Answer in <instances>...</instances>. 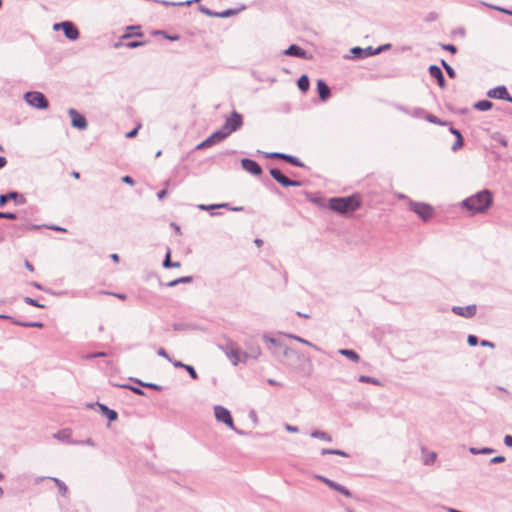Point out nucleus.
<instances>
[{"label": "nucleus", "instance_id": "obj_25", "mask_svg": "<svg viewBox=\"0 0 512 512\" xmlns=\"http://www.w3.org/2000/svg\"><path fill=\"white\" fill-rule=\"evenodd\" d=\"M246 6L241 5L239 8H229L220 12H216V17L218 18H229L239 14L241 11L245 10Z\"/></svg>", "mask_w": 512, "mask_h": 512}, {"label": "nucleus", "instance_id": "obj_37", "mask_svg": "<svg viewBox=\"0 0 512 512\" xmlns=\"http://www.w3.org/2000/svg\"><path fill=\"white\" fill-rule=\"evenodd\" d=\"M135 383H137L138 385H140L141 387H145V388H149V389H152V390H156V391H162L163 390V387L156 384V383H151V382H143L139 379H132Z\"/></svg>", "mask_w": 512, "mask_h": 512}, {"label": "nucleus", "instance_id": "obj_57", "mask_svg": "<svg viewBox=\"0 0 512 512\" xmlns=\"http://www.w3.org/2000/svg\"><path fill=\"white\" fill-rule=\"evenodd\" d=\"M157 354H158V356L163 357V358L167 359L168 361H172V358L170 357V355H169V354L167 353V351H166L164 348H162V347H160V348L157 350Z\"/></svg>", "mask_w": 512, "mask_h": 512}, {"label": "nucleus", "instance_id": "obj_10", "mask_svg": "<svg viewBox=\"0 0 512 512\" xmlns=\"http://www.w3.org/2000/svg\"><path fill=\"white\" fill-rule=\"evenodd\" d=\"M264 156L266 158L270 159H281V161H286L290 165L296 166V167H305V164L296 156L282 153V152H265Z\"/></svg>", "mask_w": 512, "mask_h": 512}, {"label": "nucleus", "instance_id": "obj_29", "mask_svg": "<svg viewBox=\"0 0 512 512\" xmlns=\"http://www.w3.org/2000/svg\"><path fill=\"white\" fill-rule=\"evenodd\" d=\"M297 86L300 91L307 92L310 88V80L306 74L301 75L297 80Z\"/></svg>", "mask_w": 512, "mask_h": 512}, {"label": "nucleus", "instance_id": "obj_41", "mask_svg": "<svg viewBox=\"0 0 512 512\" xmlns=\"http://www.w3.org/2000/svg\"><path fill=\"white\" fill-rule=\"evenodd\" d=\"M358 381L361 383H368V384H373L376 386L381 385V382L379 379L370 377V376H366V375H360L358 378Z\"/></svg>", "mask_w": 512, "mask_h": 512}, {"label": "nucleus", "instance_id": "obj_16", "mask_svg": "<svg viewBox=\"0 0 512 512\" xmlns=\"http://www.w3.org/2000/svg\"><path fill=\"white\" fill-rule=\"evenodd\" d=\"M488 97L493 99L505 100L507 102L512 103V96L508 92V89L504 85L497 86L493 89H490L487 92Z\"/></svg>", "mask_w": 512, "mask_h": 512}, {"label": "nucleus", "instance_id": "obj_59", "mask_svg": "<svg viewBox=\"0 0 512 512\" xmlns=\"http://www.w3.org/2000/svg\"><path fill=\"white\" fill-rule=\"evenodd\" d=\"M106 355H107L106 352L100 351V352H95V353L87 354L85 356V358L86 359H93V358H97V357H105Z\"/></svg>", "mask_w": 512, "mask_h": 512}, {"label": "nucleus", "instance_id": "obj_52", "mask_svg": "<svg viewBox=\"0 0 512 512\" xmlns=\"http://www.w3.org/2000/svg\"><path fill=\"white\" fill-rule=\"evenodd\" d=\"M479 342H480V341H479V339H478V337H477L476 335L469 334V335L467 336V343H468V345H469V346L474 347V346H476Z\"/></svg>", "mask_w": 512, "mask_h": 512}, {"label": "nucleus", "instance_id": "obj_22", "mask_svg": "<svg viewBox=\"0 0 512 512\" xmlns=\"http://www.w3.org/2000/svg\"><path fill=\"white\" fill-rule=\"evenodd\" d=\"M96 406H98L100 413L106 417L109 422H114L118 419L116 410L110 409L107 405L100 402H96Z\"/></svg>", "mask_w": 512, "mask_h": 512}, {"label": "nucleus", "instance_id": "obj_21", "mask_svg": "<svg viewBox=\"0 0 512 512\" xmlns=\"http://www.w3.org/2000/svg\"><path fill=\"white\" fill-rule=\"evenodd\" d=\"M316 90L319 99L322 102H326L331 97V89L323 79H318L316 83Z\"/></svg>", "mask_w": 512, "mask_h": 512}, {"label": "nucleus", "instance_id": "obj_40", "mask_svg": "<svg viewBox=\"0 0 512 512\" xmlns=\"http://www.w3.org/2000/svg\"><path fill=\"white\" fill-rule=\"evenodd\" d=\"M425 119L428 122L433 123V124H437V125H441V126L449 125V122L443 121V120H441L440 118H438L437 116H435L434 114H431V113H427L426 116H425Z\"/></svg>", "mask_w": 512, "mask_h": 512}, {"label": "nucleus", "instance_id": "obj_30", "mask_svg": "<svg viewBox=\"0 0 512 512\" xmlns=\"http://www.w3.org/2000/svg\"><path fill=\"white\" fill-rule=\"evenodd\" d=\"M209 137L212 143L215 145L225 140L228 137V135L223 131L222 128H220L217 131L213 132Z\"/></svg>", "mask_w": 512, "mask_h": 512}, {"label": "nucleus", "instance_id": "obj_6", "mask_svg": "<svg viewBox=\"0 0 512 512\" xmlns=\"http://www.w3.org/2000/svg\"><path fill=\"white\" fill-rule=\"evenodd\" d=\"M409 208L424 222L430 220L434 215V208L428 203L410 201Z\"/></svg>", "mask_w": 512, "mask_h": 512}, {"label": "nucleus", "instance_id": "obj_18", "mask_svg": "<svg viewBox=\"0 0 512 512\" xmlns=\"http://www.w3.org/2000/svg\"><path fill=\"white\" fill-rule=\"evenodd\" d=\"M452 312L464 318H472L477 312V306L475 304L467 305L465 307L453 306Z\"/></svg>", "mask_w": 512, "mask_h": 512}, {"label": "nucleus", "instance_id": "obj_1", "mask_svg": "<svg viewBox=\"0 0 512 512\" xmlns=\"http://www.w3.org/2000/svg\"><path fill=\"white\" fill-rule=\"evenodd\" d=\"M362 206V198L359 193H353L349 196H337L328 200V207L333 212L340 215H349Z\"/></svg>", "mask_w": 512, "mask_h": 512}, {"label": "nucleus", "instance_id": "obj_63", "mask_svg": "<svg viewBox=\"0 0 512 512\" xmlns=\"http://www.w3.org/2000/svg\"><path fill=\"white\" fill-rule=\"evenodd\" d=\"M436 459V453L432 452L429 454V456L425 459L424 463L426 465H429L431 463H433Z\"/></svg>", "mask_w": 512, "mask_h": 512}, {"label": "nucleus", "instance_id": "obj_14", "mask_svg": "<svg viewBox=\"0 0 512 512\" xmlns=\"http://www.w3.org/2000/svg\"><path fill=\"white\" fill-rule=\"evenodd\" d=\"M283 54L290 57H296L300 59L309 60L312 58V55L308 54V52L303 49L301 46L297 44H291L287 49L283 51Z\"/></svg>", "mask_w": 512, "mask_h": 512}, {"label": "nucleus", "instance_id": "obj_23", "mask_svg": "<svg viewBox=\"0 0 512 512\" xmlns=\"http://www.w3.org/2000/svg\"><path fill=\"white\" fill-rule=\"evenodd\" d=\"M263 340L273 346V349H271V353L279 357V350L283 347V343L280 339L269 336L268 334L263 335Z\"/></svg>", "mask_w": 512, "mask_h": 512}, {"label": "nucleus", "instance_id": "obj_31", "mask_svg": "<svg viewBox=\"0 0 512 512\" xmlns=\"http://www.w3.org/2000/svg\"><path fill=\"white\" fill-rule=\"evenodd\" d=\"M493 103L490 100L483 99L474 103L473 107L479 111H488L492 108Z\"/></svg>", "mask_w": 512, "mask_h": 512}, {"label": "nucleus", "instance_id": "obj_51", "mask_svg": "<svg viewBox=\"0 0 512 512\" xmlns=\"http://www.w3.org/2000/svg\"><path fill=\"white\" fill-rule=\"evenodd\" d=\"M200 0H188V1H185V2H179V3H176V2H168V1H163V4L164 5H171V6H176V5H190L192 3H198Z\"/></svg>", "mask_w": 512, "mask_h": 512}, {"label": "nucleus", "instance_id": "obj_24", "mask_svg": "<svg viewBox=\"0 0 512 512\" xmlns=\"http://www.w3.org/2000/svg\"><path fill=\"white\" fill-rule=\"evenodd\" d=\"M53 438L61 441L67 442L70 444H77L78 441L71 440V430L70 429H61L58 432L53 434Z\"/></svg>", "mask_w": 512, "mask_h": 512}, {"label": "nucleus", "instance_id": "obj_42", "mask_svg": "<svg viewBox=\"0 0 512 512\" xmlns=\"http://www.w3.org/2000/svg\"><path fill=\"white\" fill-rule=\"evenodd\" d=\"M441 65L445 69L449 78H452V79L456 78V71L444 59L441 60Z\"/></svg>", "mask_w": 512, "mask_h": 512}, {"label": "nucleus", "instance_id": "obj_17", "mask_svg": "<svg viewBox=\"0 0 512 512\" xmlns=\"http://www.w3.org/2000/svg\"><path fill=\"white\" fill-rule=\"evenodd\" d=\"M350 53L352 59H364L375 55L374 48L372 46H368L366 48L355 46L350 49Z\"/></svg>", "mask_w": 512, "mask_h": 512}, {"label": "nucleus", "instance_id": "obj_32", "mask_svg": "<svg viewBox=\"0 0 512 512\" xmlns=\"http://www.w3.org/2000/svg\"><path fill=\"white\" fill-rule=\"evenodd\" d=\"M14 325H17L20 327H25V328H43L44 327V323L39 322V321L30 322V321L19 320V321H14Z\"/></svg>", "mask_w": 512, "mask_h": 512}, {"label": "nucleus", "instance_id": "obj_12", "mask_svg": "<svg viewBox=\"0 0 512 512\" xmlns=\"http://www.w3.org/2000/svg\"><path fill=\"white\" fill-rule=\"evenodd\" d=\"M9 200L14 201L16 205H24L27 202L22 193L18 191H9L5 194H0V208H3Z\"/></svg>", "mask_w": 512, "mask_h": 512}, {"label": "nucleus", "instance_id": "obj_46", "mask_svg": "<svg viewBox=\"0 0 512 512\" xmlns=\"http://www.w3.org/2000/svg\"><path fill=\"white\" fill-rule=\"evenodd\" d=\"M463 146H464V138H463L462 135H459L456 138V140H455L454 144L452 145L451 149H452V151L455 152V151H458Z\"/></svg>", "mask_w": 512, "mask_h": 512}, {"label": "nucleus", "instance_id": "obj_54", "mask_svg": "<svg viewBox=\"0 0 512 512\" xmlns=\"http://www.w3.org/2000/svg\"><path fill=\"white\" fill-rule=\"evenodd\" d=\"M391 47H392V45L390 43L380 45L377 48H374L375 55H378V54H380V53H382L384 51H387Z\"/></svg>", "mask_w": 512, "mask_h": 512}, {"label": "nucleus", "instance_id": "obj_27", "mask_svg": "<svg viewBox=\"0 0 512 512\" xmlns=\"http://www.w3.org/2000/svg\"><path fill=\"white\" fill-rule=\"evenodd\" d=\"M280 356H283L285 358H290L293 356H296L298 359L301 358V355L299 354V352L297 350L290 348L286 345H283V347L279 350V357Z\"/></svg>", "mask_w": 512, "mask_h": 512}, {"label": "nucleus", "instance_id": "obj_58", "mask_svg": "<svg viewBox=\"0 0 512 512\" xmlns=\"http://www.w3.org/2000/svg\"><path fill=\"white\" fill-rule=\"evenodd\" d=\"M505 457L502 456V455H498V456H495L493 458L490 459L489 463L490 464H500V463H503L505 462Z\"/></svg>", "mask_w": 512, "mask_h": 512}, {"label": "nucleus", "instance_id": "obj_62", "mask_svg": "<svg viewBox=\"0 0 512 512\" xmlns=\"http://www.w3.org/2000/svg\"><path fill=\"white\" fill-rule=\"evenodd\" d=\"M172 363V365L175 367V368H180V369H184L185 367V363H183L182 361L180 360H175L172 358V361H170Z\"/></svg>", "mask_w": 512, "mask_h": 512}, {"label": "nucleus", "instance_id": "obj_35", "mask_svg": "<svg viewBox=\"0 0 512 512\" xmlns=\"http://www.w3.org/2000/svg\"><path fill=\"white\" fill-rule=\"evenodd\" d=\"M321 455H338L341 457H349V454L340 449L323 448L321 449Z\"/></svg>", "mask_w": 512, "mask_h": 512}, {"label": "nucleus", "instance_id": "obj_34", "mask_svg": "<svg viewBox=\"0 0 512 512\" xmlns=\"http://www.w3.org/2000/svg\"><path fill=\"white\" fill-rule=\"evenodd\" d=\"M469 452L473 455H490L495 452V449L491 447H482V448H476V447H470Z\"/></svg>", "mask_w": 512, "mask_h": 512}, {"label": "nucleus", "instance_id": "obj_45", "mask_svg": "<svg viewBox=\"0 0 512 512\" xmlns=\"http://www.w3.org/2000/svg\"><path fill=\"white\" fill-rule=\"evenodd\" d=\"M294 340H296V341H298V342H300V343H302V344H305V345H307V346H309V347L313 348V349H314V350H316V351H321V348H320V347H318V346H317V345H315L314 343H312V342H310V341H308V340H306V339H304V338H302V337H300V336H298V337H294Z\"/></svg>", "mask_w": 512, "mask_h": 512}, {"label": "nucleus", "instance_id": "obj_5", "mask_svg": "<svg viewBox=\"0 0 512 512\" xmlns=\"http://www.w3.org/2000/svg\"><path fill=\"white\" fill-rule=\"evenodd\" d=\"M245 351L242 352L243 360L242 363H246L248 359L257 360L261 354V347L258 341L254 337H250L244 341Z\"/></svg>", "mask_w": 512, "mask_h": 512}, {"label": "nucleus", "instance_id": "obj_38", "mask_svg": "<svg viewBox=\"0 0 512 512\" xmlns=\"http://www.w3.org/2000/svg\"><path fill=\"white\" fill-rule=\"evenodd\" d=\"M193 281V277L192 276H183V277H180V278H177V279H174L170 282H168L166 285L168 287H175L179 284H182V283H190Z\"/></svg>", "mask_w": 512, "mask_h": 512}, {"label": "nucleus", "instance_id": "obj_2", "mask_svg": "<svg viewBox=\"0 0 512 512\" xmlns=\"http://www.w3.org/2000/svg\"><path fill=\"white\" fill-rule=\"evenodd\" d=\"M493 204V193L488 189H483L476 194L464 199L462 207L472 214L484 213Z\"/></svg>", "mask_w": 512, "mask_h": 512}, {"label": "nucleus", "instance_id": "obj_19", "mask_svg": "<svg viewBox=\"0 0 512 512\" xmlns=\"http://www.w3.org/2000/svg\"><path fill=\"white\" fill-rule=\"evenodd\" d=\"M242 352L238 347H236L233 343H231V348L226 347L225 353L226 356L230 359L231 363L236 366L242 362L243 356Z\"/></svg>", "mask_w": 512, "mask_h": 512}, {"label": "nucleus", "instance_id": "obj_11", "mask_svg": "<svg viewBox=\"0 0 512 512\" xmlns=\"http://www.w3.org/2000/svg\"><path fill=\"white\" fill-rule=\"evenodd\" d=\"M314 477H315V479H317V480L321 481L322 483H324L325 485H327L330 489L339 492L343 496H345L347 498L353 497L352 492L348 488H346L345 486L337 483L336 481L331 480V479H329V478H327L325 476H322V475H315Z\"/></svg>", "mask_w": 512, "mask_h": 512}, {"label": "nucleus", "instance_id": "obj_7", "mask_svg": "<svg viewBox=\"0 0 512 512\" xmlns=\"http://www.w3.org/2000/svg\"><path fill=\"white\" fill-rule=\"evenodd\" d=\"M243 126V116L239 112L233 110L228 117H226L223 126V131L229 136L231 133L238 131Z\"/></svg>", "mask_w": 512, "mask_h": 512}, {"label": "nucleus", "instance_id": "obj_47", "mask_svg": "<svg viewBox=\"0 0 512 512\" xmlns=\"http://www.w3.org/2000/svg\"><path fill=\"white\" fill-rule=\"evenodd\" d=\"M184 370L187 371V373L193 380H198L199 376L192 365L186 364Z\"/></svg>", "mask_w": 512, "mask_h": 512}, {"label": "nucleus", "instance_id": "obj_64", "mask_svg": "<svg viewBox=\"0 0 512 512\" xmlns=\"http://www.w3.org/2000/svg\"><path fill=\"white\" fill-rule=\"evenodd\" d=\"M503 442L507 447L512 448V435H509V434L505 435Z\"/></svg>", "mask_w": 512, "mask_h": 512}, {"label": "nucleus", "instance_id": "obj_61", "mask_svg": "<svg viewBox=\"0 0 512 512\" xmlns=\"http://www.w3.org/2000/svg\"><path fill=\"white\" fill-rule=\"evenodd\" d=\"M139 128H140V125L136 126L132 130L127 132L126 133V138H134L138 134Z\"/></svg>", "mask_w": 512, "mask_h": 512}, {"label": "nucleus", "instance_id": "obj_53", "mask_svg": "<svg viewBox=\"0 0 512 512\" xmlns=\"http://www.w3.org/2000/svg\"><path fill=\"white\" fill-rule=\"evenodd\" d=\"M1 219L16 220V219H18V215L14 212H2L1 211Z\"/></svg>", "mask_w": 512, "mask_h": 512}, {"label": "nucleus", "instance_id": "obj_56", "mask_svg": "<svg viewBox=\"0 0 512 512\" xmlns=\"http://www.w3.org/2000/svg\"><path fill=\"white\" fill-rule=\"evenodd\" d=\"M159 34H162L166 39L170 41H178L180 36L178 34L170 35L165 31H158Z\"/></svg>", "mask_w": 512, "mask_h": 512}, {"label": "nucleus", "instance_id": "obj_39", "mask_svg": "<svg viewBox=\"0 0 512 512\" xmlns=\"http://www.w3.org/2000/svg\"><path fill=\"white\" fill-rule=\"evenodd\" d=\"M197 208L199 210H202V211H208V210H213V209H218V208H229V204L228 203H222V204H210V205H206V204H199L197 206Z\"/></svg>", "mask_w": 512, "mask_h": 512}, {"label": "nucleus", "instance_id": "obj_43", "mask_svg": "<svg viewBox=\"0 0 512 512\" xmlns=\"http://www.w3.org/2000/svg\"><path fill=\"white\" fill-rule=\"evenodd\" d=\"M24 302L27 304V305H30V306H34V307H38V308H44L45 305L44 304H41L39 303L38 300L32 298V297H29V296H26L23 298Z\"/></svg>", "mask_w": 512, "mask_h": 512}, {"label": "nucleus", "instance_id": "obj_60", "mask_svg": "<svg viewBox=\"0 0 512 512\" xmlns=\"http://www.w3.org/2000/svg\"><path fill=\"white\" fill-rule=\"evenodd\" d=\"M438 18V14L436 12H429L426 17H425V21L426 22H433L435 20H437Z\"/></svg>", "mask_w": 512, "mask_h": 512}, {"label": "nucleus", "instance_id": "obj_50", "mask_svg": "<svg viewBox=\"0 0 512 512\" xmlns=\"http://www.w3.org/2000/svg\"><path fill=\"white\" fill-rule=\"evenodd\" d=\"M199 11L207 16H210V17H216V11H213L211 9H209L208 7L204 6V5H200L198 7Z\"/></svg>", "mask_w": 512, "mask_h": 512}, {"label": "nucleus", "instance_id": "obj_55", "mask_svg": "<svg viewBox=\"0 0 512 512\" xmlns=\"http://www.w3.org/2000/svg\"><path fill=\"white\" fill-rule=\"evenodd\" d=\"M441 48L445 51L452 53V54L457 53V47L453 44H441Z\"/></svg>", "mask_w": 512, "mask_h": 512}, {"label": "nucleus", "instance_id": "obj_9", "mask_svg": "<svg viewBox=\"0 0 512 512\" xmlns=\"http://www.w3.org/2000/svg\"><path fill=\"white\" fill-rule=\"evenodd\" d=\"M269 173L271 177L283 187H299L302 185L301 181L292 180L288 178L281 169L277 167L270 168Z\"/></svg>", "mask_w": 512, "mask_h": 512}, {"label": "nucleus", "instance_id": "obj_15", "mask_svg": "<svg viewBox=\"0 0 512 512\" xmlns=\"http://www.w3.org/2000/svg\"><path fill=\"white\" fill-rule=\"evenodd\" d=\"M241 166L246 172L254 176H261L263 173V169L260 166V164L257 161L250 158L241 159Z\"/></svg>", "mask_w": 512, "mask_h": 512}, {"label": "nucleus", "instance_id": "obj_26", "mask_svg": "<svg viewBox=\"0 0 512 512\" xmlns=\"http://www.w3.org/2000/svg\"><path fill=\"white\" fill-rule=\"evenodd\" d=\"M338 353L342 356H345L352 362L360 361V355L353 349L341 348L338 350Z\"/></svg>", "mask_w": 512, "mask_h": 512}, {"label": "nucleus", "instance_id": "obj_13", "mask_svg": "<svg viewBox=\"0 0 512 512\" xmlns=\"http://www.w3.org/2000/svg\"><path fill=\"white\" fill-rule=\"evenodd\" d=\"M68 114L71 118L72 127L77 128L79 130H84L87 128L88 123L85 116L79 113L76 109L70 108L68 110Z\"/></svg>", "mask_w": 512, "mask_h": 512}, {"label": "nucleus", "instance_id": "obj_8", "mask_svg": "<svg viewBox=\"0 0 512 512\" xmlns=\"http://www.w3.org/2000/svg\"><path fill=\"white\" fill-rule=\"evenodd\" d=\"M53 30H62L65 37L71 41H75L80 37V32L77 26L71 21H62L53 25Z\"/></svg>", "mask_w": 512, "mask_h": 512}, {"label": "nucleus", "instance_id": "obj_49", "mask_svg": "<svg viewBox=\"0 0 512 512\" xmlns=\"http://www.w3.org/2000/svg\"><path fill=\"white\" fill-rule=\"evenodd\" d=\"M145 43H146L145 41L133 40V41L126 42L124 45L129 49H134V48L143 46Z\"/></svg>", "mask_w": 512, "mask_h": 512}, {"label": "nucleus", "instance_id": "obj_36", "mask_svg": "<svg viewBox=\"0 0 512 512\" xmlns=\"http://www.w3.org/2000/svg\"><path fill=\"white\" fill-rule=\"evenodd\" d=\"M48 479L52 480L56 484V486L58 487V492L61 496L66 495L68 489H67L66 484L62 480H60L56 477H48Z\"/></svg>", "mask_w": 512, "mask_h": 512}, {"label": "nucleus", "instance_id": "obj_44", "mask_svg": "<svg viewBox=\"0 0 512 512\" xmlns=\"http://www.w3.org/2000/svg\"><path fill=\"white\" fill-rule=\"evenodd\" d=\"M121 387L129 389L130 391H132L136 395L145 396V392H144V390L141 387L132 386V385H128V384L122 385Z\"/></svg>", "mask_w": 512, "mask_h": 512}, {"label": "nucleus", "instance_id": "obj_20", "mask_svg": "<svg viewBox=\"0 0 512 512\" xmlns=\"http://www.w3.org/2000/svg\"><path fill=\"white\" fill-rule=\"evenodd\" d=\"M429 75L437 81V84L440 88L446 87V80L441 68L435 64H432L428 67Z\"/></svg>", "mask_w": 512, "mask_h": 512}, {"label": "nucleus", "instance_id": "obj_33", "mask_svg": "<svg viewBox=\"0 0 512 512\" xmlns=\"http://www.w3.org/2000/svg\"><path fill=\"white\" fill-rule=\"evenodd\" d=\"M310 435L312 438L321 439L327 442L332 441V436L329 433L322 430H313Z\"/></svg>", "mask_w": 512, "mask_h": 512}, {"label": "nucleus", "instance_id": "obj_3", "mask_svg": "<svg viewBox=\"0 0 512 512\" xmlns=\"http://www.w3.org/2000/svg\"><path fill=\"white\" fill-rule=\"evenodd\" d=\"M25 102L39 110H45L49 108V101L47 97L39 91H28L23 96Z\"/></svg>", "mask_w": 512, "mask_h": 512}, {"label": "nucleus", "instance_id": "obj_28", "mask_svg": "<svg viewBox=\"0 0 512 512\" xmlns=\"http://www.w3.org/2000/svg\"><path fill=\"white\" fill-rule=\"evenodd\" d=\"M162 265L166 269H169V268H179L181 266V263L180 262H173L171 260V250H170V248H167V252H166V255H165V258L163 260Z\"/></svg>", "mask_w": 512, "mask_h": 512}, {"label": "nucleus", "instance_id": "obj_48", "mask_svg": "<svg viewBox=\"0 0 512 512\" xmlns=\"http://www.w3.org/2000/svg\"><path fill=\"white\" fill-rule=\"evenodd\" d=\"M305 195L307 197V199L310 201V202H313L319 206L322 205V202H323V199L319 196H313L311 193L309 192H305Z\"/></svg>", "mask_w": 512, "mask_h": 512}, {"label": "nucleus", "instance_id": "obj_4", "mask_svg": "<svg viewBox=\"0 0 512 512\" xmlns=\"http://www.w3.org/2000/svg\"><path fill=\"white\" fill-rule=\"evenodd\" d=\"M214 415L218 422L225 424L230 429L235 431L237 434H239V435L245 434L244 431H242L234 426V421H233L231 412L227 408H225L221 405H216L214 407Z\"/></svg>", "mask_w": 512, "mask_h": 512}]
</instances>
